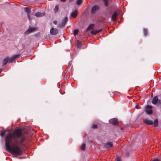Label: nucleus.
<instances>
[{
    "instance_id": "obj_12",
    "label": "nucleus",
    "mask_w": 161,
    "mask_h": 161,
    "mask_svg": "<svg viewBox=\"0 0 161 161\" xmlns=\"http://www.w3.org/2000/svg\"><path fill=\"white\" fill-rule=\"evenodd\" d=\"M44 15V14L43 13L37 12L35 14V16L37 17H41Z\"/></svg>"
},
{
    "instance_id": "obj_27",
    "label": "nucleus",
    "mask_w": 161,
    "mask_h": 161,
    "mask_svg": "<svg viewBox=\"0 0 161 161\" xmlns=\"http://www.w3.org/2000/svg\"><path fill=\"white\" fill-rule=\"evenodd\" d=\"M78 31H79L77 29H75V30H74V34H75L76 35H77L78 34Z\"/></svg>"
},
{
    "instance_id": "obj_14",
    "label": "nucleus",
    "mask_w": 161,
    "mask_h": 161,
    "mask_svg": "<svg viewBox=\"0 0 161 161\" xmlns=\"http://www.w3.org/2000/svg\"><path fill=\"white\" fill-rule=\"evenodd\" d=\"M8 61V57L4 59L3 61V65L4 66L7 63Z\"/></svg>"
},
{
    "instance_id": "obj_3",
    "label": "nucleus",
    "mask_w": 161,
    "mask_h": 161,
    "mask_svg": "<svg viewBox=\"0 0 161 161\" xmlns=\"http://www.w3.org/2000/svg\"><path fill=\"white\" fill-rule=\"evenodd\" d=\"M100 7L98 5H95L92 6L91 9V13L92 14H94L96 11L100 9Z\"/></svg>"
},
{
    "instance_id": "obj_16",
    "label": "nucleus",
    "mask_w": 161,
    "mask_h": 161,
    "mask_svg": "<svg viewBox=\"0 0 161 161\" xmlns=\"http://www.w3.org/2000/svg\"><path fill=\"white\" fill-rule=\"evenodd\" d=\"M153 126L155 127H157L158 126V120L157 119H155L154 122H153Z\"/></svg>"
},
{
    "instance_id": "obj_22",
    "label": "nucleus",
    "mask_w": 161,
    "mask_h": 161,
    "mask_svg": "<svg viewBox=\"0 0 161 161\" xmlns=\"http://www.w3.org/2000/svg\"><path fill=\"white\" fill-rule=\"evenodd\" d=\"M6 132V131L3 130V131H1V133L0 134V136L2 137H3L4 135L5 134Z\"/></svg>"
},
{
    "instance_id": "obj_6",
    "label": "nucleus",
    "mask_w": 161,
    "mask_h": 161,
    "mask_svg": "<svg viewBox=\"0 0 161 161\" xmlns=\"http://www.w3.org/2000/svg\"><path fill=\"white\" fill-rule=\"evenodd\" d=\"M24 11L27 15L28 19L30 20L31 19V18L30 13L31 12V10L29 8L26 7L24 8Z\"/></svg>"
},
{
    "instance_id": "obj_8",
    "label": "nucleus",
    "mask_w": 161,
    "mask_h": 161,
    "mask_svg": "<svg viewBox=\"0 0 161 161\" xmlns=\"http://www.w3.org/2000/svg\"><path fill=\"white\" fill-rule=\"evenodd\" d=\"M118 14L116 12H115L112 15V19L113 21H115L117 18Z\"/></svg>"
},
{
    "instance_id": "obj_15",
    "label": "nucleus",
    "mask_w": 161,
    "mask_h": 161,
    "mask_svg": "<svg viewBox=\"0 0 161 161\" xmlns=\"http://www.w3.org/2000/svg\"><path fill=\"white\" fill-rule=\"evenodd\" d=\"M35 29V28H33L32 27H30L26 31V32L30 33L33 32Z\"/></svg>"
},
{
    "instance_id": "obj_7",
    "label": "nucleus",
    "mask_w": 161,
    "mask_h": 161,
    "mask_svg": "<svg viewBox=\"0 0 161 161\" xmlns=\"http://www.w3.org/2000/svg\"><path fill=\"white\" fill-rule=\"evenodd\" d=\"M58 32V30L56 28H54L52 27L50 30V33L52 35H55L57 34Z\"/></svg>"
},
{
    "instance_id": "obj_32",
    "label": "nucleus",
    "mask_w": 161,
    "mask_h": 161,
    "mask_svg": "<svg viewBox=\"0 0 161 161\" xmlns=\"http://www.w3.org/2000/svg\"><path fill=\"white\" fill-rule=\"evenodd\" d=\"M53 23L55 25H56L57 24V22L56 21H54Z\"/></svg>"
},
{
    "instance_id": "obj_31",
    "label": "nucleus",
    "mask_w": 161,
    "mask_h": 161,
    "mask_svg": "<svg viewBox=\"0 0 161 161\" xmlns=\"http://www.w3.org/2000/svg\"><path fill=\"white\" fill-rule=\"evenodd\" d=\"M102 31V29H99L98 30H96L97 31V33H99L100 32H101Z\"/></svg>"
},
{
    "instance_id": "obj_28",
    "label": "nucleus",
    "mask_w": 161,
    "mask_h": 161,
    "mask_svg": "<svg viewBox=\"0 0 161 161\" xmlns=\"http://www.w3.org/2000/svg\"><path fill=\"white\" fill-rule=\"evenodd\" d=\"M97 125L96 124L93 125L92 126V128L93 129H97Z\"/></svg>"
},
{
    "instance_id": "obj_2",
    "label": "nucleus",
    "mask_w": 161,
    "mask_h": 161,
    "mask_svg": "<svg viewBox=\"0 0 161 161\" xmlns=\"http://www.w3.org/2000/svg\"><path fill=\"white\" fill-rule=\"evenodd\" d=\"M113 144L111 142H108L103 144V147L106 149H111L113 146Z\"/></svg>"
},
{
    "instance_id": "obj_24",
    "label": "nucleus",
    "mask_w": 161,
    "mask_h": 161,
    "mask_svg": "<svg viewBox=\"0 0 161 161\" xmlns=\"http://www.w3.org/2000/svg\"><path fill=\"white\" fill-rule=\"evenodd\" d=\"M96 31L93 30L91 31V33L93 35H95L97 34Z\"/></svg>"
},
{
    "instance_id": "obj_20",
    "label": "nucleus",
    "mask_w": 161,
    "mask_h": 161,
    "mask_svg": "<svg viewBox=\"0 0 161 161\" xmlns=\"http://www.w3.org/2000/svg\"><path fill=\"white\" fill-rule=\"evenodd\" d=\"M14 60L15 59H18L19 58V55L18 54L14 55L12 57Z\"/></svg>"
},
{
    "instance_id": "obj_19",
    "label": "nucleus",
    "mask_w": 161,
    "mask_h": 161,
    "mask_svg": "<svg viewBox=\"0 0 161 161\" xmlns=\"http://www.w3.org/2000/svg\"><path fill=\"white\" fill-rule=\"evenodd\" d=\"M82 44L79 40L77 41V46L78 48H80Z\"/></svg>"
},
{
    "instance_id": "obj_13",
    "label": "nucleus",
    "mask_w": 161,
    "mask_h": 161,
    "mask_svg": "<svg viewBox=\"0 0 161 161\" xmlns=\"http://www.w3.org/2000/svg\"><path fill=\"white\" fill-rule=\"evenodd\" d=\"M68 20V17H65L64 19H63L62 22V25L64 26L65 25Z\"/></svg>"
},
{
    "instance_id": "obj_26",
    "label": "nucleus",
    "mask_w": 161,
    "mask_h": 161,
    "mask_svg": "<svg viewBox=\"0 0 161 161\" xmlns=\"http://www.w3.org/2000/svg\"><path fill=\"white\" fill-rule=\"evenodd\" d=\"M86 148V145L85 144H83L81 146V149L82 150H84Z\"/></svg>"
},
{
    "instance_id": "obj_10",
    "label": "nucleus",
    "mask_w": 161,
    "mask_h": 161,
    "mask_svg": "<svg viewBox=\"0 0 161 161\" xmlns=\"http://www.w3.org/2000/svg\"><path fill=\"white\" fill-rule=\"evenodd\" d=\"M110 123L113 125H116L118 123L117 119H113L110 120Z\"/></svg>"
},
{
    "instance_id": "obj_30",
    "label": "nucleus",
    "mask_w": 161,
    "mask_h": 161,
    "mask_svg": "<svg viewBox=\"0 0 161 161\" xmlns=\"http://www.w3.org/2000/svg\"><path fill=\"white\" fill-rule=\"evenodd\" d=\"M121 159L120 158H118L115 160V161H121Z\"/></svg>"
},
{
    "instance_id": "obj_17",
    "label": "nucleus",
    "mask_w": 161,
    "mask_h": 161,
    "mask_svg": "<svg viewBox=\"0 0 161 161\" xmlns=\"http://www.w3.org/2000/svg\"><path fill=\"white\" fill-rule=\"evenodd\" d=\"M77 14L76 11L73 12L71 14V16L74 18H75L77 16Z\"/></svg>"
},
{
    "instance_id": "obj_21",
    "label": "nucleus",
    "mask_w": 161,
    "mask_h": 161,
    "mask_svg": "<svg viewBox=\"0 0 161 161\" xmlns=\"http://www.w3.org/2000/svg\"><path fill=\"white\" fill-rule=\"evenodd\" d=\"M144 34L145 36H147L148 34L147 31V29L144 28L143 29Z\"/></svg>"
},
{
    "instance_id": "obj_1",
    "label": "nucleus",
    "mask_w": 161,
    "mask_h": 161,
    "mask_svg": "<svg viewBox=\"0 0 161 161\" xmlns=\"http://www.w3.org/2000/svg\"><path fill=\"white\" fill-rule=\"evenodd\" d=\"M22 135V131L20 129H17L14 130L12 133H9L5 138V146L6 149L10 153L17 155H21L23 153V148L17 145H13L12 147L10 143L14 141L15 143H18L21 146H24L25 144L23 143L25 138L24 136L22 137L20 140L18 141L17 138H19Z\"/></svg>"
},
{
    "instance_id": "obj_34",
    "label": "nucleus",
    "mask_w": 161,
    "mask_h": 161,
    "mask_svg": "<svg viewBox=\"0 0 161 161\" xmlns=\"http://www.w3.org/2000/svg\"><path fill=\"white\" fill-rule=\"evenodd\" d=\"M66 0H61V1L62 2H64Z\"/></svg>"
},
{
    "instance_id": "obj_18",
    "label": "nucleus",
    "mask_w": 161,
    "mask_h": 161,
    "mask_svg": "<svg viewBox=\"0 0 161 161\" xmlns=\"http://www.w3.org/2000/svg\"><path fill=\"white\" fill-rule=\"evenodd\" d=\"M103 1L104 3L105 6L107 7L109 4L108 0H103Z\"/></svg>"
},
{
    "instance_id": "obj_9",
    "label": "nucleus",
    "mask_w": 161,
    "mask_h": 161,
    "mask_svg": "<svg viewBox=\"0 0 161 161\" xmlns=\"http://www.w3.org/2000/svg\"><path fill=\"white\" fill-rule=\"evenodd\" d=\"M144 121L147 125H151L153 124V122L147 119H144Z\"/></svg>"
},
{
    "instance_id": "obj_29",
    "label": "nucleus",
    "mask_w": 161,
    "mask_h": 161,
    "mask_svg": "<svg viewBox=\"0 0 161 161\" xmlns=\"http://www.w3.org/2000/svg\"><path fill=\"white\" fill-rule=\"evenodd\" d=\"M54 10L55 12H57L58 10V6H56L55 7Z\"/></svg>"
},
{
    "instance_id": "obj_25",
    "label": "nucleus",
    "mask_w": 161,
    "mask_h": 161,
    "mask_svg": "<svg viewBox=\"0 0 161 161\" xmlns=\"http://www.w3.org/2000/svg\"><path fill=\"white\" fill-rule=\"evenodd\" d=\"M14 59H13L12 57L11 58H9L8 57V62H9V63H11L13 61H14Z\"/></svg>"
},
{
    "instance_id": "obj_23",
    "label": "nucleus",
    "mask_w": 161,
    "mask_h": 161,
    "mask_svg": "<svg viewBox=\"0 0 161 161\" xmlns=\"http://www.w3.org/2000/svg\"><path fill=\"white\" fill-rule=\"evenodd\" d=\"M82 0H77L76 3L78 5H80L81 4Z\"/></svg>"
},
{
    "instance_id": "obj_35",
    "label": "nucleus",
    "mask_w": 161,
    "mask_h": 161,
    "mask_svg": "<svg viewBox=\"0 0 161 161\" xmlns=\"http://www.w3.org/2000/svg\"><path fill=\"white\" fill-rule=\"evenodd\" d=\"M73 0H69V2H71Z\"/></svg>"
},
{
    "instance_id": "obj_36",
    "label": "nucleus",
    "mask_w": 161,
    "mask_h": 161,
    "mask_svg": "<svg viewBox=\"0 0 161 161\" xmlns=\"http://www.w3.org/2000/svg\"><path fill=\"white\" fill-rule=\"evenodd\" d=\"M2 72V69H0V73Z\"/></svg>"
},
{
    "instance_id": "obj_4",
    "label": "nucleus",
    "mask_w": 161,
    "mask_h": 161,
    "mask_svg": "<svg viewBox=\"0 0 161 161\" xmlns=\"http://www.w3.org/2000/svg\"><path fill=\"white\" fill-rule=\"evenodd\" d=\"M152 103L153 104H156L157 103L160 104H161V100H159L157 96H155L153 99Z\"/></svg>"
},
{
    "instance_id": "obj_33",
    "label": "nucleus",
    "mask_w": 161,
    "mask_h": 161,
    "mask_svg": "<svg viewBox=\"0 0 161 161\" xmlns=\"http://www.w3.org/2000/svg\"><path fill=\"white\" fill-rule=\"evenodd\" d=\"M152 161H159L158 159H155L154 160H153Z\"/></svg>"
},
{
    "instance_id": "obj_11",
    "label": "nucleus",
    "mask_w": 161,
    "mask_h": 161,
    "mask_svg": "<svg viewBox=\"0 0 161 161\" xmlns=\"http://www.w3.org/2000/svg\"><path fill=\"white\" fill-rule=\"evenodd\" d=\"M94 28V24H90L88 28H87L86 31H87L89 30L93 29Z\"/></svg>"
},
{
    "instance_id": "obj_5",
    "label": "nucleus",
    "mask_w": 161,
    "mask_h": 161,
    "mask_svg": "<svg viewBox=\"0 0 161 161\" xmlns=\"http://www.w3.org/2000/svg\"><path fill=\"white\" fill-rule=\"evenodd\" d=\"M152 108V106L147 105L145 108L146 112L147 114L149 115L152 114L153 113Z\"/></svg>"
}]
</instances>
